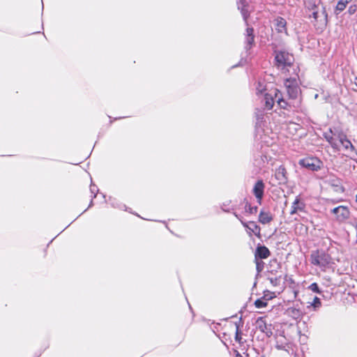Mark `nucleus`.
I'll use <instances>...</instances> for the list:
<instances>
[{
    "instance_id": "nucleus-27",
    "label": "nucleus",
    "mask_w": 357,
    "mask_h": 357,
    "mask_svg": "<svg viewBox=\"0 0 357 357\" xmlns=\"http://www.w3.org/2000/svg\"><path fill=\"white\" fill-rule=\"evenodd\" d=\"M321 303L320 299L318 297L315 296L312 303V305L314 307V308H318L321 306Z\"/></svg>"
},
{
    "instance_id": "nucleus-8",
    "label": "nucleus",
    "mask_w": 357,
    "mask_h": 357,
    "mask_svg": "<svg viewBox=\"0 0 357 357\" xmlns=\"http://www.w3.org/2000/svg\"><path fill=\"white\" fill-rule=\"evenodd\" d=\"M265 185L262 180H258L253 188V194L257 198V202L261 204L264 196Z\"/></svg>"
},
{
    "instance_id": "nucleus-29",
    "label": "nucleus",
    "mask_w": 357,
    "mask_h": 357,
    "mask_svg": "<svg viewBox=\"0 0 357 357\" xmlns=\"http://www.w3.org/2000/svg\"><path fill=\"white\" fill-rule=\"evenodd\" d=\"M357 11V6L351 5L349 7L348 13L349 15H353Z\"/></svg>"
},
{
    "instance_id": "nucleus-17",
    "label": "nucleus",
    "mask_w": 357,
    "mask_h": 357,
    "mask_svg": "<svg viewBox=\"0 0 357 357\" xmlns=\"http://www.w3.org/2000/svg\"><path fill=\"white\" fill-rule=\"evenodd\" d=\"M335 134H333L331 129L329 130L328 132H326L324 134V138L326 141L331 145L333 149H338L339 144L337 140L336 139Z\"/></svg>"
},
{
    "instance_id": "nucleus-19",
    "label": "nucleus",
    "mask_w": 357,
    "mask_h": 357,
    "mask_svg": "<svg viewBox=\"0 0 357 357\" xmlns=\"http://www.w3.org/2000/svg\"><path fill=\"white\" fill-rule=\"evenodd\" d=\"M287 313L288 316H289L290 317L295 320L300 319L303 317V313L301 310L298 308H296L294 307H289L287 310Z\"/></svg>"
},
{
    "instance_id": "nucleus-9",
    "label": "nucleus",
    "mask_w": 357,
    "mask_h": 357,
    "mask_svg": "<svg viewBox=\"0 0 357 357\" xmlns=\"http://www.w3.org/2000/svg\"><path fill=\"white\" fill-rule=\"evenodd\" d=\"M275 177L278 184H285L287 182V172L284 166L280 165L276 169Z\"/></svg>"
},
{
    "instance_id": "nucleus-33",
    "label": "nucleus",
    "mask_w": 357,
    "mask_h": 357,
    "mask_svg": "<svg viewBox=\"0 0 357 357\" xmlns=\"http://www.w3.org/2000/svg\"><path fill=\"white\" fill-rule=\"evenodd\" d=\"M301 102V100H299V101H298V105H297L298 107V106H300Z\"/></svg>"
},
{
    "instance_id": "nucleus-35",
    "label": "nucleus",
    "mask_w": 357,
    "mask_h": 357,
    "mask_svg": "<svg viewBox=\"0 0 357 357\" xmlns=\"http://www.w3.org/2000/svg\"><path fill=\"white\" fill-rule=\"evenodd\" d=\"M356 79H357V78H356Z\"/></svg>"
},
{
    "instance_id": "nucleus-24",
    "label": "nucleus",
    "mask_w": 357,
    "mask_h": 357,
    "mask_svg": "<svg viewBox=\"0 0 357 357\" xmlns=\"http://www.w3.org/2000/svg\"><path fill=\"white\" fill-rule=\"evenodd\" d=\"M351 1L352 0H340L335 7V12H338L337 14L343 11L346 8L347 4Z\"/></svg>"
},
{
    "instance_id": "nucleus-31",
    "label": "nucleus",
    "mask_w": 357,
    "mask_h": 357,
    "mask_svg": "<svg viewBox=\"0 0 357 357\" xmlns=\"http://www.w3.org/2000/svg\"><path fill=\"white\" fill-rule=\"evenodd\" d=\"M241 339V337L238 333V328H236V340H238V341H240Z\"/></svg>"
},
{
    "instance_id": "nucleus-5",
    "label": "nucleus",
    "mask_w": 357,
    "mask_h": 357,
    "mask_svg": "<svg viewBox=\"0 0 357 357\" xmlns=\"http://www.w3.org/2000/svg\"><path fill=\"white\" fill-rule=\"evenodd\" d=\"M299 165L312 171H318L323 166V162L317 158L307 157L299 160Z\"/></svg>"
},
{
    "instance_id": "nucleus-25",
    "label": "nucleus",
    "mask_w": 357,
    "mask_h": 357,
    "mask_svg": "<svg viewBox=\"0 0 357 357\" xmlns=\"http://www.w3.org/2000/svg\"><path fill=\"white\" fill-rule=\"evenodd\" d=\"M255 261L256 264V268L257 272H261L264 269V263L260 259L258 258H255Z\"/></svg>"
},
{
    "instance_id": "nucleus-32",
    "label": "nucleus",
    "mask_w": 357,
    "mask_h": 357,
    "mask_svg": "<svg viewBox=\"0 0 357 357\" xmlns=\"http://www.w3.org/2000/svg\"><path fill=\"white\" fill-rule=\"evenodd\" d=\"M236 357H243L238 352H237Z\"/></svg>"
},
{
    "instance_id": "nucleus-20",
    "label": "nucleus",
    "mask_w": 357,
    "mask_h": 357,
    "mask_svg": "<svg viewBox=\"0 0 357 357\" xmlns=\"http://www.w3.org/2000/svg\"><path fill=\"white\" fill-rule=\"evenodd\" d=\"M280 268V264L278 260L276 259H273L269 261L268 271L273 275H276Z\"/></svg>"
},
{
    "instance_id": "nucleus-22",
    "label": "nucleus",
    "mask_w": 357,
    "mask_h": 357,
    "mask_svg": "<svg viewBox=\"0 0 357 357\" xmlns=\"http://www.w3.org/2000/svg\"><path fill=\"white\" fill-rule=\"evenodd\" d=\"M320 3V0H306L305 4L307 12L321 7Z\"/></svg>"
},
{
    "instance_id": "nucleus-10",
    "label": "nucleus",
    "mask_w": 357,
    "mask_h": 357,
    "mask_svg": "<svg viewBox=\"0 0 357 357\" xmlns=\"http://www.w3.org/2000/svg\"><path fill=\"white\" fill-rule=\"evenodd\" d=\"M305 204L301 199L299 197H296L292 203L290 215L296 214L298 212L305 211Z\"/></svg>"
},
{
    "instance_id": "nucleus-7",
    "label": "nucleus",
    "mask_w": 357,
    "mask_h": 357,
    "mask_svg": "<svg viewBox=\"0 0 357 357\" xmlns=\"http://www.w3.org/2000/svg\"><path fill=\"white\" fill-rule=\"evenodd\" d=\"M332 213L335 215L336 220L339 222H343L350 217V211L347 206H339L332 210Z\"/></svg>"
},
{
    "instance_id": "nucleus-2",
    "label": "nucleus",
    "mask_w": 357,
    "mask_h": 357,
    "mask_svg": "<svg viewBox=\"0 0 357 357\" xmlns=\"http://www.w3.org/2000/svg\"><path fill=\"white\" fill-rule=\"evenodd\" d=\"M308 16L314 19L312 22L315 26H326L327 24L328 15L323 6L308 12Z\"/></svg>"
},
{
    "instance_id": "nucleus-28",
    "label": "nucleus",
    "mask_w": 357,
    "mask_h": 357,
    "mask_svg": "<svg viewBox=\"0 0 357 357\" xmlns=\"http://www.w3.org/2000/svg\"><path fill=\"white\" fill-rule=\"evenodd\" d=\"M257 323L259 324V327L260 328L261 331L264 332V328H266V324L262 320L261 318L257 320Z\"/></svg>"
},
{
    "instance_id": "nucleus-34",
    "label": "nucleus",
    "mask_w": 357,
    "mask_h": 357,
    "mask_svg": "<svg viewBox=\"0 0 357 357\" xmlns=\"http://www.w3.org/2000/svg\"><path fill=\"white\" fill-rule=\"evenodd\" d=\"M356 201L357 202V195H356Z\"/></svg>"
},
{
    "instance_id": "nucleus-13",
    "label": "nucleus",
    "mask_w": 357,
    "mask_h": 357,
    "mask_svg": "<svg viewBox=\"0 0 357 357\" xmlns=\"http://www.w3.org/2000/svg\"><path fill=\"white\" fill-rule=\"evenodd\" d=\"M337 140L346 151H353L354 150V145L344 133L341 132L337 135Z\"/></svg>"
},
{
    "instance_id": "nucleus-23",
    "label": "nucleus",
    "mask_w": 357,
    "mask_h": 357,
    "mask_svg": "<svg viewBox=\"0 0 357 357\" xmlns=\"http://www.w3.org/2000/svg\"><path fill=\"white\" fill-rule=\"evenodd\" d=\"M266 296H264V297L257 299L255 301V305L257 308H262L266 307L268 305L267 301L273 298V296H271L268 298H266Z\"/></svg>"
},
{
    "instance_id": "nucleus-26",
    "label": "nucleus",
    "mask_w": 357,
    "mask_h": 357,
    "mask_svg": "<svg viewBox=\"0 0 357 357\" xmlns=\"http://www.w3.org/2000/svg\"><path fill=\"white\" fill-rule=\"evenodd\" d=\"M309 289L310 290H312L313 292H316V293H318V294L321 293V291H320V289L319 288V286H318V284L316 282L312 283L309 286Z\"/></svg>"
},
{
    "instance_id": "nucleus-3",
    "label": "nucleus",
    "mask_w": 357,
    "mask_h": 357,
    "mask_svg": "<svg viewBox=\"0 0 357 357\" xmlns=\"http://www.w3.org/2000/svg\"><path fill=\"white\" fill-rule=\"evenodd\" d=\"M276 65L281 69L290 67L294 62V55L285 51H280L275 54Z\"/></svg>"
},
{
    "instance_id": "nucleus-14",
    "label": "nucleus",
    "mask_w": 357,
    "mask_h": 357,
    "mask_svg": "<svg viewBox=\"0 0 357 357\" xmlns=\"http://www.w3.org/2000/svg\"><path fill=\"white\" fill-rule=\"evenodd\" d=\"M273 220V216L268 211H265L264 208L261 209L258 220L262 225L269 224Z\"/></svg>"
},
{
    "instance_id": "nucleus-11",
    "label": "nucleus",
    "mask_w": 357,
    "mask_h": 357,
    "mask_svg": "<svg viewBox=\"0 0 357 357\" xmlns=\"http://www.w3.org/2000/svg\"><path fill=\"white\" fill-rule=\"evenodd\" d=\"M241 206L243 207V212L247 215H252L257 213L258 207L252 206L250 203L245 198L243 199L239 204L238 209L241 208Z\"/></svg>"
},
{
    "instance_id": "nucleus-18",
    "label": "nucleus",
    "mask_w": 357,
    "mask_h": 357,
    "mask_svg": "<svg viewBox=\"0 0 357 357\" xmlns=\"http://www.w3.org/2000/svg\"><path fill=\"white\" fill-rule=\"evenodd\" d=\"M274 93V91L273 92ZM274 93H266L264 94V107L265 109L270 110L273 107L275 103Z\"/></svg>"
},
{
    "instance_id": "nucleus-30",
    "label": "nucleus",
    "mask_w": 357,
    "mask_h": 357,
    "mask_svg": "<svg viewBox=\"0 0 357 357\" xmlns=\"http://www.w3.org/2000/svg\"><path fill=\"white\" fill-rule=\"evenodd\" d=\"M278 280H279V279L278 278H271L270 279L271 283L272 284H273L274 286H276L278 284Z\"/></svg>"
},
{
    "instance_id": "nucleus-15",
    "label": "nucleus",
    "mask_w": 357,
    "mask_h": 357,
    "mask_svg": "<svg viewBox=\"0 0 357 357\" xmlns=\"http://www.w3.org/2000/svg\"><path fill=\"white\" fill-rule=\"evenodd\" d=\"M271 255V252L268 248L264 245H258L255 253V258L260 259H267Z\"/></svg>"
},
{
    "instance_id": "nucleus-16",
    "label": "nucleus",
    "mask_w": 357,
    "mask_h": 357,
    "mask_svg": "<svg viewBox=\"0 0 357 357\" xmlns=\"http://www.w3.org/2000/svg\"><path fill=\"white\" fill-rule=\"evenodd\" d=\"M275 28L278 33L287 34V21L282 17H278L275 20Z\"/></svg>"
},
{
    "instance_id": "nucleus-6",
    "label": "nucleus",
    "mask_w": 357,
    "mask_h": 357,
    "mask_svg": "<svg viewBox=\"0 0 357 357\" xmlns=\"http://www.w3.org/2000/svg\"><path fill=\"white\" fill-rule=\"evenodd\" d=\"M234 215L241 221L242 225L249 230L248 234L250 236L253 234L257 238H261V227L255 221H250L246 222L243 221L242 218L239 217L236 213H234Z\"/></svg>"
},
{
    "instance_id": "nucleus-21",
    "label": "nucleus",
    "mask_w": 357,
    "mask_h": 357,
    "mask_svg": "<svg viewBox=\"0 0 357 357\" xmlns=\"http://www.w3.org/2000/svg\"><path fill=\"white\" fill-rule=\"evenodd\" d=\"M245 42L247 43V47L251 48L255 42L254 30L252 28H247L246 29V37Z\"/></svg>"
},
{
    "instance_id": "nucleus-12",
    "label": "nucleus",
    "mask_w": 357,
    "mask_h": 357,
    "mask_svg": "<svg viewBox=\"0 0 357 357\" xmlns=\"http://www.w3.org/2000/svg\"><path fill=\"white\" fill-rule=\"evenodd\" d=\"M274 96L276 99L278 106L281 109H289L291 107V105L282 98L280 91L278 89H274Z\"/></svg>"
},
{
    "instance_id": "nucleus-1",
    "label": "nucleus",
    "mask_w": 357,
    "mask_h": 357,
    "mask_svg": "<svg viewBox=\"0 0 357 357\" xmlns=\"http://www.w3.org/2000/svg\"><path fill=\"white\" fill-rule=\"evenodd\" d=\"M332 258L324 250H317L310 255V262L312 265L319 267H326L331 262Z\"/></svg>"
},
{
    "instance_id": "nucleus-4",
    "label": "nucleus",
    "mask_w": 357,
    "mask_h": 357,
    "mask_svg": "<svg viewBox=\"0 0 357 357\" xmlns=\"http://www.w3.org/2000/svg\"><path fill=\"white\" fill-rule=\"evenodd\" d=\"M284 86L287 89L289 98L296 100L301 93L298 82L295 78H287L285 79Z\"/></svg>"
}]
</instances>
